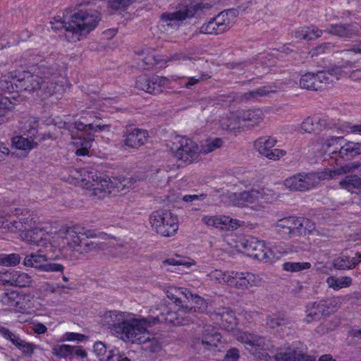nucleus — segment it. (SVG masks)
<instances>
[{"label": "nucleus", "instance_id": "f257e3e1", "mask_svg": "<svg viewBox=\"0 0 361 361\" xmlns=\"http://www.w3.org/2000/svg\"><path fill=\"white\" fill-rule=\"evenodd\" d=\"M11 78L17 88L30 92H40L41 97H49L56 92V73L43 72V76L31 73L30 72H23L18 75H13Z\"/></svg>", "mask_w": 361, "mask_h": 361}, {"label": "nucleus", "instance_id": "f03ea898", "mask_svg": "<svg viewBox=\"0 0 361 361\" xmlns=\"http://www.w3.org/2000/svg\"><path fill=\"white\" fill-rule=\"evenodd\" d=\"M99 13L94 10H80L71 16L68 27L66 29L65 37L71 42H76L93 30L98 25Z\"/></svg>", "mask_w": 361, "mask_h": 361}, {"label": "nucleus", "instance_id": "7ed1b4c3", "mask_svg": "<svg viewBox=\"0 0 361 361\" xmlns=\"http://www.w3.org/2000/svg\"><path fill=\"white\" fill-rule=\"evenodd\" d=\"M121 326L117 336L125 342L142 344L149 339L147 327L152 324L151 317L135 318L131 313L128 314Z\"/></svg>", "mask_w": 361, "mask_h": 361}, {"label": "nucleus", "instance_id": "20e7f679", "mask_svg": "<svg viewBox=\"0 0 361 361\" xmlns=\"http://www.w3.org/2000/svg\"><path fill=\"white\" fill-rule=\"evenodd\" d=\"M333 172V169H326L315 173H300L286 178L284 185L291 190H309L316 187L321 180L335 178Z\"/></svg>", "mask_w": 361, "mask_h": 361}, {"label": "nucleus", "instance_id": "39448f33", "mask_svg": "<svg viewBox=\"0 0 361 361\" xmlns=\"http://www.w3.org/2000/svg\"><path fill=\"white\" fill-rule=\"evenodd\" d=\"M276 198L271 190L258 188L234 194L233 202L238 207H250L257 209L264 203L271 202Z\"/></svg>", "mask_w": 361, "mask_h": 361}, {"label": "nucleus", "instance_id": "423d86ee", "mask_svg": "<svg viewBox=\"0 0 361 361\" xmlns=\"http://www.w3.org/2000/svg\"><path fill=\"white\" fill-rule=\"evenodd\" d=\"M149 222L153 230L164 237L174 235L178 229L177 216L169 210L153 212L149 216Z\"/></svg>", "mask_w": 361, "mask_h": 361}, {"label": "nucleus", "instance_id": "0eeeda50", "mask_svg": "<svg viewBox=\"0 0 361 361\" xmlns=\"http://www.w3.org/2000/svg\"><path fill=\"white\" fill-rule=\"evenodd\" d=\"M235 336L238 341L245 344L246 348L256 357L263 360L270 357L267 353L269 347V341L264 337L244 331H238Z\"/></svg>", "mask_w": 361, "mask_h": 361}, {"label": "nucleus", "instance_id": "6e6552de", "mask_svg": "<svg viewBox=\"0 0 361 361\" xmlns=\"http://www.w3.org/2000/svg\"><path fill=\"white\" fill-rule=\"evenodd\" d=\"M243 252L249 257L264 262H272L279 258L276 252L268 247L264 241L255 238L245 240L242 243Z\"/></svg>", "mask_w": 361, "mask_h": 361}, {"label": "nucleus", "instance_id": "1a4fd4ad", "mask_svg": "<svg viewBox=\"0 0 361 361\" xmlns=\"http://www.w3.org/2000/svg\"><path fill=\"white\" fill-rule=\"evenodd\" d=\"M336 299L321 300L310 302L305 306V317L303 322L306 324L319 321L322 316H328L337 310Z\"/></svg>", "mask_w": 361, "mask_h": 361}, {"label": "nucleus", "instance_id": "9d476101", "mask_svg": "<svg viewBox=\"0 0 361 361\" xmlns=\"http://www.w3.org/2000/svg\"><path fill=\"white\" fill-rule=\"evenodd\" d=\"M190 4L186 2L180 4L178 10L174 12L164 13L161 16V21L166 23L167 26H173L176 22L183 21L186 18L194 16L198 11L203 10L205 6L202 3L195 2L189 0Z\"/></svg>", "mask_w": 361, "mask_h": 361}, {"label": "nucleus", "instance_id": "9b49d317", "mask_svg": "<svg viewBox=\"0 0 361 361\" xmlns=\"http://www.w3.org/2000/svg\"><path fill=\"white\" fill-rule=\"evenodd\" d=\"M175 310H169L165 307L163 312L156 317H151L152 324L157 323H169L175 326H185L193 322V317L188 315V306L180 305Z\"/></svg>", "mask_w": 361, "mask_h": 361}, {"label": "nucleus", "instance_id": "f8f14e48", "mask_svg": "<svg viewBox=\"0 0 361 361\" xmlns=\"http://www.w3.org/2000/svg\"><path fill=\"white\" fill-rule=\"evenodd\" d=\"M262 279L249 271H231L227 286L245 293L249 288L261 284Z\"/></svg>", "mask_w": 361, "mask_h": 361}, {"label": "nucleus", "instance_id": "ddd939ff", "mask_svg": "<svg viewBox=\"0 0 361 361\" xmlns=\"http://www.w3.org/2000/svg\"><path fill=\"white\" fill-rule=\"evenodd\" d=\"M221 336L211 325L204 327L201 336H196L192 339V346L193 348L200 350L202 348L204 350H212L218 346L221 342Z\"/></svg>", "mask_w": 361, "mask_h": 361}, {"label": "nucleus", "instance_id": "4468645a", "mask_svg": "<svg viewBox=\"0 0 361 361\" xmlns=\"http://www.w3.org/2000/svg\"><path fill=\"white\" fill-rule=\"evenodd\" d=\"M180 145L174 152V157L185 164H191L197 160L200 149L193 140L182 137L179 141Z\"/></svg>", "mask_w": 361, "mask_h": 361}, {"label": "nucleus", "instance_id": "2eb2a0df", "mask_svg": "<svg viewBox=\"0 0 361 361\" xmlns=\"http://www.w3.org/2000/svg\"><path fill=\"white\" fill-rule=\"evenodd\" d=\"M229 12L223 11L215 18L204 23L200 32L206 35H219L228 30L231 26V21L228 18Z\"/></svg>", "mask_w": 361, "mask_h": 361}, {"label": "nucleus", "instance_id": "dca6fc26", "mask_svg": "<svg viewBox=\"0 0 361 361\" xmlns=\"http://www.w3.org/2000/svg\"><path fill=\"white\" fill-rule=\"evenodd\" d=\"M276 140L271 137H262L254 142V147L262 155L271 160H278L286 155V152L281 149H273Z\"/></svg>", "mask_w": 361, "mask_h": 361}, {"label": "nucleus", "instance_id": "f3484780", "mask_svg": "<svg viewBox=\"0 0 361 361\" xmlns=\"http://www.w3.org/2000/svg\"><path fill=\"white\" fill-rule=\"evenodd\" d=\"M210 317L227 331H233L237 324L235 313L229 307H220L215 309L210 312Z\"/></svg>", "mask_w": 361, "mask_h": 361}, {"label": "nucleus", "instance_id": "a211bd4d", "mask_svg": "<svg viewBox=\"0 0 361 361\" xmlns=\"http://www.w3.org/2000/svg\"><path fill=\"white\" fill-rule=\"evenodd\" d=\"M324 31L340 38L350 39L359 35L360 26L357 23L331 24Z\"/></svg>", "mask_w": 361, "mask_h": 361}, {"label": "nucleus", "instance_id": "6ab92c4d", "mask_svg": "<svg viewBox=\"0 0 361 361\" xmlns=\"http://www.w3.org/2000/svg\"><path fill=\"white\" fill-rule=\"evenodd\" d=\"M232 118H235L234 123L231 122L228 127L234 129L240 126L241 121L251 122V126H254L263 120L264 114L260 109L241 110L232 115Z\"/></svg>", "mask_w": 361, "mask_h": 361}, {"label": "nucleus", "instance_id": "aec40b11", "mask_svg": "<svg viewBox=\"0 0 361 361\" xmlns=\"http://www.w3.org/2000/svg\"><path fill=\"white\" fill-rule=\"evenodd\" d=\"M0 281H1L4 284H8L20 288L28 287L32 282L30 275L17 270H10L3 274H0Z\"/></svg>", "mask_w": 361, "mask_h": 361}, {"label": "nucleus", "instance_id": "412c9836", "mask_svg": "<svg viewBox=\"0 0 361 361\" xmlns=\"http://www.w3.org/2000/svg\"><path fill=\"white\" fill-rule=\"evenodd\" d=\"M129 314L117 310L106 312L102 317L103 325L106 326L113 334H117Z\"/></svg>", "mask_w": 361, "mask_h": 361}, {"label": "nucleus", "instance_id": "4be33fe9", "mask_svg": "<svg viewBox=\"0 0 361 361\" xmlns=\"http://www.w3.org/2000/svg\"><path fill=\"white\" fill-rule=\"evenodd\" d=\"M361 154V143L348 141L342 145L338 151L331 153V159L349 161Z\"/></svg>", "mask_w": 361, "mask_h": 361}, {"label": "nucleus", "instance_id": "5701e85b", "mask_svg": "<svg viewBox=\"0 0 361 361\" xmlns=\"http://www.w3.org/2000/svg\"><path fill=\"white\" fill-rule=\"evenodd\" d=\"M49 233H45L42 228H35L26 230L20 234L21 238L30 245L42 246L44 249L47 248Z\"/></svg>", "mask_w": 361, "mask_h": 361}, {"label": "nucleus", "instance_id": "b1692460", "mask_svg": "<svg viewBox=\"0 0 361 361\" xmlns=\"http://www.w3.org/2000/svg\"><path fill=\"white\" fill-rule=\"evenodd\" d=\"M91 182L93 183V186L98 187L99 189L112 188L111 193L113 195H116L119 192L125 190L127 181L125 179L121 180L114 177L110 178L109 177L99 176L97 177L96 180L93 178Z\"/></svg>", "mask_w": 361, "mask_h": 361}, {"label": "nucleus", "instance_id": "393cba45", "mask_svg": "<svg viewBox=\"0 0 361 361\" xmlns=\"http://www.w3.org/2000/svg\"><path fill=\"white\" fill-rule=\"evenodd\" d=\"M68 247L78 252V248H80L82 242L85 236H97L96 233L90 230H85L80 227H68Z\"/></svg>", "mask_w": 361, "mask_h": 361}, {"label": "nucleus", "instance_id": "a878e982", "mask_svg": "<svg viewBox=\"0 0 361 361\" xmlns=\"http://www.w3.org/2000/svg\"><path fill=\"white\" fill-rule=\"evenodd\" d=\"M123 137L125 145L132 148H137L146 142L148 138V132L144 129L133 128L127 130Z\"/></svg>", "mask_w": 361, "mask_h": 361}, {"label": "nucleus", "instance_id": "bb28decb", "mask_svg": "<svg viewBox=\"0 0 361 361\" xmlns=\"http://www.w3.org/2000/svg\"><path fill=\"white\" fill-rule=\"evenodd\" d=\"M68 227H61L54 233H51L48 238L47 249L50 252H53V247L60 250L68 247Z\"/></svg>", "mask_w": 361, "mask_h": 361}, {"label": "nucleus", "instance_id": "cd10ccee", "mask_svg": "<svg viewBox=\"0 0 361 361\" xmlns=\"http://www.w3.org/2000/svg\"><path fill=\"white\" fill-rule=\"evenodd\" d=\"M73 144L76 147L75 154L77 156L88 155L90 149L92 146L94 136L92 133H87L85 136L81 135L71 134Z\"/></svg>", "mask_w": 361, "mask_h": 361}, {"label": "nucleus", "instance_id": "c85d7f7f", "mask_svg": "<svg viewBox=\"0 0 361 361\" xmlns=\"http://www.w3.org/2000/svg\"><path fill=\"white\" fill-rule=\"evenodd\" d=\"M52 255H50V252L48 249L44 250L39 249L36 253H31L27 255L23 262V264L26 267H31L42 270V262L47 261L51 258Z\"/></svg>", "mask_w": 361, "mask_h": 361}, {"label": "nucleus", "instance_id": "c756f323", "mask_svg": "<svg viewBox=\"0 0 361 361\" xmlns=\"http://www.w3.org/2000/svg\"><path fill=\"white\" fill-rule=\"evenodd\" d=\"M294 237L310 234L315 230V224L309 219L293 216Z\"/></svg>", "mask_w": 361, "mask_h": 361}, {"label": "nucleus", "instance_id": "7c9ffc66", "mask_svg": "<svg viewBox=\"0 0 361 361\" xmlns=\"http://www.w3.org/2000/svg\"><path fill=\"white\" fill-rule=\"evenodd\" d=\"M293 216L283 218L274 225L276 231L283 238H294Z\"/></svg>", "mask_w": 361, "mask_h": 361}, {"label": "nucleus", "instance_id": "2f4dec72", "mask_svg": "<svg viewBox=\"0 0 361 361\" xmlns=\"http://www.w3.org/2000/svg\"><path fill=\"white\" fill-rule=\"evenodd\" d=\"M276 90L271 86H263L256 90H251L242 94L240 97V102L255 101L261 97H267L271 93L276 92Z\"/></svg>", "mask_w": 361, "mask_h": 361}, {"label": "nucleus", "instance_id": "473e14b6", "mask_svg": "<svg viewBox=\"0 0 361 361\" xmlns=\"http://www.w3.org/2000/svg\"><path fill=\"white\" fill-rule=\"evenodd\" d=\"M323 32L324 31L314 25L303 26L295 30V37L299 39L310 41L320 37Z\"/></svg>", "mask_w": 361, "mask_h": 361}, {"label": "nucleus", "instance_id": "72a5a7b5", "mask_svg": "<svg viewBox=\"0 0 361 361\" xmlns=\"http://www.w3.org/2000/svg\"><path fill=\"white\" fill-rule=\"evenodd\" d=\"M82 181L84 183V188L86 190V195L93 199L101 200L109 195H112L111 193L112 188L111 187L99 189L98 187L93 186V183L90 180L85 178Z\"/></svg>", "mask_w": 361, "mask_h": 361}, {"label": "nucleus", "instance_id": "f704fd0d", "mask_svg": "<svg viewBox=\"0 0 361 361\" xmlns=\"http://www.w3.org/2000/svg\"><path fill=\"white\" fill-rule=\"evenodd\" d=\"M11 142L13 147L23 151H30L37 146V142L32 136L25 137L23 135H16L12 138Z\"/></svg>", "mask_w": 361, "mask_h": 361}, {"label": "nucleus", "instance_id": "c9c22d12", "mask_svg": "<svg viewBox=\"0 0 361 361\" xmlns=\"http://www.w3.org/2000/svg\"><path fill=\"white\" fill-rule=\"evenodd\" d=\"M188 296L190 299L193 305L190 307H188L187 313L192 317L194 312L203 313L207 308V302L203 298L192 293L188 290Z\"/></svg>", "mask_w": 361, "mask_h": 361}, {"label": "nucleus", "instance_id": "e433bc0d", "mask_svg": "<svg viewBox=\"0 0 361 361\" xmlns=\"http://www.w3.org/2000/svg\"><path fill=\"white\" fill-rule=\"evenodd\" d=\"M290 324V320L283 314L268 315L266 319L267 327L271 329H283Z\"/></svg>", "mask_w": 361, "mask_h": 361}, {"label": "nucleus", "instance_id": "4c0bfd02", "mask_svg": "<svg viewBox=\"0 0 361 361\" xmlns=\"http://www.w3.org/2000/svg\"><path fill=\"white\" fill-rule=\"evenodd\" d=\"M341 187L352 193H357L361 190V178L357 175L345 176L339 183Z\"/></svg>", "mask_w": 361, "mask_h": 361}, {"label": "nucleus", "instance_id": "58836bf2", "mask_svg": "<svg viewBox=\"0 0 361 361\" xmlns=\"http://www.w3.org/2000/svg\"><path fill=\"white\" fill-rule=\"evenodd\" d=\"M319 90L324 89L327 85L338 80V75L334 71H319L315 74Z\"/></svg>", "mask_w": 361, "mask_h": 361}, {"label": "nucleus", "instance_id": "ea45409f", "mask_svg": "<svg viewBox=\"0 0 361 361\" xmlns=\"http://www.w3.org/2000/svg\"><path fill=\"white\" fill-rule=\"evenodd\" d=\"M276 361H315L312 357L298 352L279 353L275 355Z\"/></svg>", "mask_w": 361, "mask_h": 361}, {"label": "nucleus", "instance_id": "a19ab883", "mask_svg": "<svg viewBox=\"0 0 361 361\" xmlns=\"http://www.w3.org/2000/svg\"><path fill=\"white\" fill-rule=\"evenodd\" d=\"M333 266L336 269L345 270L354 268L356 266L355 255L350 257L342 253L333 261Z\"/></svg>", "mask_w": 361, "mask_h": 361}, {"label": "nucleus", "instance_id": "79ce46f5", "mask_svg": "<svg viewBox=\"0 0 361 361\" xmlns=\"http://www.w3.org/2000/svg\"><path fill=\"white\" fill-rule=\"evenodd\" d=\"M352 281L351 277L347 276L339 278L331 276L326 279V283L329 287L334 290L350 287L352 284Z\"/></svg>", "mask_w": 361, "mask_h": 361}, {"label": "nucleus", "instance_id": "37998d69", "mask_svg": "<svg viewBox=\"0 0 361 361\" xmlns=\"http://www.w3.org/2000/svg\"><path fill=\"white\" fill-rule=\"evenodd\" d=\"M219 227L222 230H235L244 225V221L231 218L228 216H219Z\"/></svg>", "mask_w": 361, "mask_h": 361}, {"label": "nucleus", "instance_id": "c03bdc74", "mask_svg": "<svg viewBox=\"0 0 361 361\" xmlns=\"http://www.w3.org/2000/svg\"><path fill=\"white\" fill-rule=\"evenodd\" d=\"M150 82L149 93L155 94L162 92V89L169 85L168 78L158 75L151 76Z\"/></svg>", "mask_w": 361, "mask_h": 361}, {"label": "nucleus", "instance_id": "a18cd8bd", "mask_svg": "<svg viewBox=\"0 0 361 361\" xmlns=\"http://www.w3.org/2000/svg\"><path fill=\"white\" fill-rule=\"evenodd\" d=\"M209 78L210 75L207 73L200 72L195 76L182 78L183 86L187 89H191L192 86Z\"/></svg>", "mask_w": 361, "mask_h": 361}, {"label": "nucleus", "instance_id": "49530a36", "mask_svg": "<svg viewBox=\"0 0 361 361\" xmlns=\"http://www.w3.org/2000/svg\"><path fill=\"white\" fill-rule=\"evenodd\" d=\"M300 86L301 88L309 90H319L318 83H317L315 74L307 73L302 75L300 80Z\"/></svg>", "mask_w": 361, "mask_h": 361}, {"label": "nucleus", "instance_id": "de8ad7c7", "mask_svg": "<svg viewBox=\"0 0 361 361\" xmlns=\"http://www.w3.org/2000/svg\"><path fill=\"white\" fill-rule=\"evenodd\" d=\"M187 292L188 289L185 288L170 287L166 291V295L177 306H180L183 305L182 300L179 296L180 295H183L185 298L189 299Z\"/></svg>", "mask_w": 361, "mask_h": 361}, {"label": "nucleus", "instance_id": "09e8293b", "mask_svg": "<svg viewBox=\"0 0 361 361\" xmlns=\"http://www.w3.org/2000/svg\"><path fill=\"white\" fill-rule=\"evenodd\" d=\"M19 294L17 291L11 290L0 294V301L5 305L16 307L19 304Z\"/></svg>", "mask_w": 361, "mask_h": 361}, {"label": "nucleus", "instance_id": "8fccbe9b", "mask_svg": "<svg viewBox=\"0 0 361 361\" xmlns=\"http://www.w3.org/2000/svg\"><path fill=\"white\" fill-rule=\"evenodd\" d=\"M224 141L220 137L207 139L200 148V152L204 154L211 153L221 147Z\"/></svg>", "mask_w": 361, "mask_h": 361}, {"label": "nucleus", "instance_id": "3c124183", "mask_svg": "<svg viewBox=\"0 0 361 361\" xmlns=\"http://www.w3.org/2000/svg\"><path fill=\"white\" fill-rule=\"evenodd\" d=\"M231 271H222L220 269H215L212 271L209 276L212 280L217 281L219 283L225 284L227 286L230 276Z\"/></svg>", "mask_w": 361, "mask_h": 361}, {"label": "nucleus", "instance_id": "603ef678", "mask_svg": "<svg viewBox=\"0 0 361 361\" xmlns=\"http://www.w3.org/2000/svg\"><path fill=\"white\" fill-rule=\"evenodd\" d=\"M20 262V257L18 254H0V265L16 266Z\"/></svg>", "mask_w": 361, "mask_h": 361}, {"label": "nucleus", "instance_id": "864d4df0", "mask_svg": "<svg viewBox=\"0 0 361 361\" xmlns=\"http://www.w3.org/2000/svg\"><path fill=\"white\" fill-rule=\"evenodd\" d=\"M311 267L310 262H288L283 264V268L287 271H300L305 269H308Z\"/></svg>", "mask_w": 361, "mask_h": 361}, {"label": "nucleus", "instance_id": "5fc2aeb1", "mask_svg": "<svg viewBox=\"0 0 361 361\" xmlns=\"http://www.w3.org/2000/svg\"><path fill=\"white\" fill-rule=\"evenodd\" d=\"M96 236H85L80 248H78V252L80 253H87L89 252L97 250L99 248L98 243L92 241L90 238H95Z\"/></svg>", "mask_w": 361, "mask_h": 361}, {"label": "nucleus", "instance_id": "6e6d98bb", "mask_svg": "<svg viewBox=\"0 0 361 361\" xmlns=\"http://www.w3.org/2000/svg\"><path fill=\"white\" fill-rule=\"evenodd\" d=\"M12 108V103L6 97H0V123L6 121V116Z\"/></svg>", "mask_w": 361, "mask_h": 361}, {"label": "nucleus", "instance_id": "4d7b16f0", "mask_svg": "<svg viewBox=\"0 0 361 361\" xmlns=\"http://www.w3.org/2000/svg\"><path fill=\"white\" fill-rule=\"evenodd\" d=\"M19 209L16 208L15 209H4L0 211V228L7 229L9 226V221L8 217L11 215L18 216Z\"/></svg>", "mask_w": 361, "mask_h": 361}, {"label": "nucleus", "instance_id": "13d9d810", "mask_svg": "<svg viewBox=\"0 0 361 361\" xmlns=\"http://www.w3.org/2000/svg\"><path fill=\"white\" fill-rule=\"evenodd\" d=\"M73 346L62 344L54 348V354L59 357H71L72 356Z\"/></svg>", "mask_w": 361, "mask_h": 361}, {"label": "nucleus", "instance_id": "bf43d9fd", "mask_svg": "<svg viewBox=\"0 0 361 361\" xmlns=\"http://www.w3.org/2000/svg\"><path fill=\"white\" fill-rule=\"evenodd\" d=\"M142 343L144 344L143 349L150 353H157L161 349L160 343L155 338H150L149 334V339H147L145 343Z\"/></svg>", "mask_w": 361, "mask_h": 361}, {"label": "nucleus", "instance_id": "052dcab7", "mask_svg": "<svg viewBox=\"0 0 361 361\" xmlns=\"http://www.w3.org/2000/svg\"><path fill=\"white\" fill-rule=\"evenodd\" d=\"M151 77L145 75H140L137 77L135 82V87L140 90L149 93V86L151 84Z\"/></svg>", "mask_w": 361, "mask_h": 361}, {"label": "nucleus", "instance_id": "680f3d73", "mask_svg": "<svg viewBox=\"0 0 361 361\" xmlns=\"http://www.w3.org/2000/svg\"><path fill=\"white\" fill-rule=\"evenodd\" d=\"M300 132L312 133L316 132L314 117H307L300 124Z\"/></svg>", "mask_w": 361, "mask_h": 361}, {"label": "nucleus", "instance_id": "e2e57ef3", "mask_svg": "<svg viewBox=\"0 0 361 361\" xmlns=\"http://www.w3.org/2000/svg\"><path fill=\"white\" fill-rule=\"evenodd\" d=\"M132 3V0H110L109 5L114 10L123 11Z\"/></svg>", "mask_w": 361, "mask_h": 361}, {"label": "nucleus", "instance_id": "0e129e2a", "mask_svg": "<svg viewBox=\"0 0 361 361\" xmlns=\"http://www.w3.org/2000/svg\"><path fill=\"white\" fill-rule=\"evenodd\" d=\"M94 352L97 357L102 360L104 359L105 354L106 353V347L101 341L96 342L94 345Z\"/></svg>", "mask_w": 361, "mask_h": 361}, {"label": "nucleus", "instance_id": "69168bd1", "mask_svg": "<svg viewBox=\"0 0 361 361\" xmlns=\"http://www.w3.org/2000/svg\"><path fill=\"white\" fill-rule=\"evenodd\" d=\"M340 129L343 133L361 134V124L351 125L345 123L343 124Z\"/></svg>", "mask_w": 361, "mask_h": 361}, {"label": "nucleus", "instance_id": "338daca9", "mask_svg": "<svg viewBox=\"0 0 361 361\" xmlns=\"http://www.w3.org/2000/svg\"><path fill=\"white\" fill-rule=\"evenodd\" d=\"M202 221L208 226L219 228V216H204Z\"/></svg>", "mask_w": 361, "mask_h": 361}, {"label": "nucleus", "instance_id": "774afa93", "mask_svg": "<svg viewBox=\"0 0 361 361\" xmlns=\"http://www.w3.org/2000/svg\"><path fill=\"white\" fill-rule=\"evenodd\" d=\"M239 357V350L233 348L227 351L223 361H238Z\"/></svg>", "mask_w": 361, "mask_h": 361}]
</instances>
